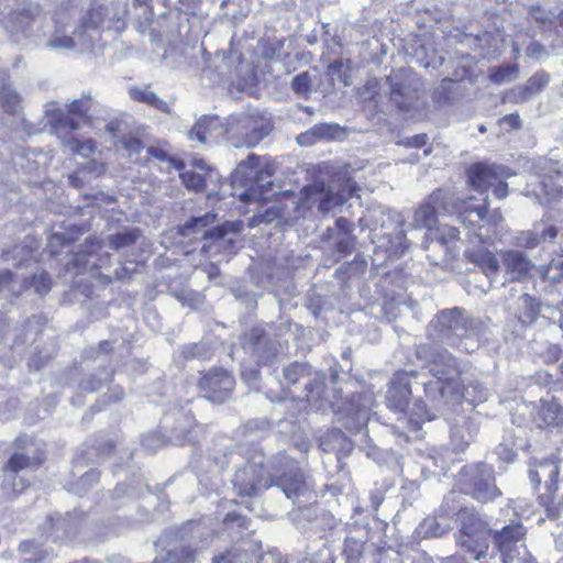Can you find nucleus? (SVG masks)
Masks as SVG:
<instances>
[{
	"mask_svg": "<svg viewBox=\"0 0 563 563\" xmlns=\"http://www.w3.org/2000/svg\"><path fill=\"white\" fill-rule=\"evenodd\" d=\"M423 363L421 372L397 373L387 390L388 406L404 411L412 394L411 379L421 386L426 397L437 407L460 404L463 398L462 368L460 362L448 351L433 345H421L417 351Z\"/></svg>",
	"mask_w": 563,
	"mask_h": 563,
	"instance_id": "nucleus-1",
	"label": "nucleus"
},
{
	"mask_svg": "<svg viewBox=\"0 0 563 563\" xmlns=\"http://www.w3.org/2000/svg\"><path fill=\"white\" fill-rule=\"evenodd\" d=\"M274 173L275 165L271 159L250 154L245 161L238 165L232 175L234 183L246 187L245 192L241 195V199L244 201L266 200L273 186L269 178Z\"/></svg>",
	"mask_w": 563,
	"mask_h": 563,
	"instance_id": "nucleus-2",
	"label": "nucleus"
},
{
	"mask_svg": "<svg viewBox=\"0 0 563 563\" xmlns=\"http://www.w3.org/2000/svg\"><path fill=\"white\" fill-rule=\"evenodd\" d=\"M355 190V186L350 181H332L329 185L314 183L300 191L297 209L308 211L317 207L319 212L325 214L352 198Z\"/></svg>",
	"mask_w": 563,
	"mask_h": 563,
	"instance_id": "nucleus-3",
	"label": "nucleus"
},
{
	"mask_svg": "<svg viewBox=\"0 0 563 563\" xmlns=\"http://www.w3.org/2000/svg\"><path fill=\"white\" fill-rule=\"evenodd\" d=\"M217 214L207 212L199 217H192L183 227H179L176 234L184 239L192 241H203L200 249L201 253L208 254L212 250L231 252L234 247V240L227 238L221 227H214Z\"/></svg>",
	"mask_w": 563,
	"mask_h": 563,
	"instance_id": "nucleus-4",
	"label": "nucleus"
},
{
	"mask_svg": "<svg viewBox=\"0 0 563 563\" xmlns=\"http://www.w3.org/2000/svg\"><path fill=\"white\" fill-rule=\"evenodd\" d=\"M271 131V120L257 111H252L231 115L224 132L233 147L250 148L256 146Z\"/></svg>",
	"mask_w": 563,
	"mask_h": 563,
	"instance_id": "nucleus-5",
	"label": "nucleus"
},
{
	"mask_svg": "<svg viewBox=\"0 0 563 563\" xmlns=\"http://www.w3.org/2000/svg\"><path fill=\"white\" fill-rule=\"evenodd\" d=\"M386 81L389 86V100L401 112H409L421 106L423 82L411 68L393 71Z\"/></svg>",
	"mask_w": 563,
	"mask_h": 563,
	"instance_id": "nucleus-6",
	"label": "nucleus"
},
{
	"mask_svg": "<svg viewBox=\"0 0 563 563\" xmlns=\"http://www.w3.org/2000/svg\"><path fill=\"white\" fill-rule=\"evenodd\" d=\"M461 527L457 544L474 560L484 558L488 551L492 530L477 514L462 509L459 512Z\"/></svg>",
	"mask_w": 563,
	"mask_h": 563,
	"instance_id": "nucleus-7",
	"label": "nucleus"
},
{
	"mask_svg": "<svg viewBox=\"0 0 563 563\" xmlns=\"http://www.w3.org/2000/svg\"><path fill=\"white\" fill-rule=\"evenodd\" d=\"M51 125L54 133L62 141L63 146L69 150L73 154H79L81 156H88L96 150V144L92 140L88 139L80 141L75 137H67L69 132L76 131L80 128V122L64 115L60 110L52 113Z\"/></svg>",
	"mask_w": 563,
	"mask_h": 563,
	"instance_id": "nucleus-8",
	"label": "nucleus"
},
{
	"mask_svg": "<svg viewBox=\"0 0 563 563\" xmlns=\"http://www.w3.org/2000/svg\"><path fill=\"white\" fill-rule=\"evenodd\" d=\"M430 325L439 331V338L450 345L457 344V339L468 334V320L460 308L441 311Z\"/></svg>",
	"mask_w": 563,
	"mask_h": 563,
	"instance_id": "nucleus-9",
	"label": "nucleus"
},
{
	"mask_svg": "<svg viewBox=\"0 0 563 563\" xmlns=\"http://www.w3.org/2000/svg\"><path fill=\"white\" fill-rule=\"evenodd\" d=\"M234 386V377L223 368H212L199 380L203 397L217 404L227 401L231 397Z\"/></svg>",
	"mask_w": 563,
	"mask_h": 563,
	"instance_id": "nucleus-10",
	"label": "nucleus"
},
{
	"mask_svg": "<svg viewBox=\"0 0 563 563\" xmlns=\"http://www.w3.org/2000/svg\"><path fill=\"white\" fill-rule=\"evenodd\" d=\"M455 208L456 206L453 205L451 194L443 189H437L429 196L428 200L415 211L412 224L416 229L431 228L435 223L437 214L440 211L449 213Z\"/></svg>",
	"mask_w": 563,
	"mask_h": 563,
	"instance_id": "nucleus-11",
	"label": "nucleus"
},
{
	"mask_svg": "<svg viewBox=\"0 0 563 563\" xmlns=\"http://www.w3.org/2000/svg\"><path fill=\"white\" fill-rule=\"evenodd\" d=\"M238 493H257L273 486V479L263 468V460L257 463H249L239 470L233 478Z\"/></svg>",
	"mask_w": 563,
	"mask_h": 563,
	"instance_id": "nucleus-12",
	"label": "nucleus"
},
{
	"mask_svg": "<svg viewBox=\"0 0 563 563\" xmlns=\"http://www.w3.org/2000/svg\"><path fill=\"white\" fill-rule=\"evenodd\" d=\"M510 175L506 167L487 163L474 164L467 170L468 183L478 192L486 191L499 179H507Z\"/></svg>",
	"mask_w": 563,
	"mask_h": 563,
	"instance_id": "nucleus-13",
	"label": "nucleus"
},
{
	"mask_svg": "<svg viewBox=\"0 0 563 563\" xmlns=\"http://www.w3.org/2000/svg\"><path fill=\"white\" fill-rule=\"evenodd\" d=\"M42 461L40 459H34L26 456L25 454H13L7 465L4 466V481L2 484V489L8 493H22L25 489H29V485L25 483L23 476L19 475V472L24 468L38 465Z\"/></svg>",
	"mask_w": 563,
	"mask_h": 563,
	"instance_id": "nucleus-14",
	"label": "nucleus"
},
{
	"mask_svg": "<svg viewBox=\"0 0 563 563\" xmlns=\"http://www.w3.org/2000/svg\"><path fill=\"white\" fill-rule=\"evenodd\" d=\"M558 236V229L544 220L536 222L532 229L523 230L515 235V245L523 249H536L544 242H553Z\"/></svg>",
	"mask_w": 563,
	"mask_h": 563,
	"instance_id": "nucleus-15",
	"label": "nucleus"
},
{
	"mask_svg": "<svg viewBox=\"0 0 563 563\" xmlns=\"http://www.w3.org/2000/svg\"><path fill=\"white\" fill-rule=\"evenodd\" d=\"M243 347L254 357L257 364H267L277 351L275 344L268 340L261 329H252L245 334Z\"/></svg>",
	"mask_w": 563,
	"mask_h": 563,
	"instance_id": "nucleus-16",
	"label": "nucleus"
},
{
	"mask_svg": "<svg viewBox=\"0 0 563 563\" xmlns=\"http://www.w3.org/2000/svg\"><path fill=\"white\" fill-rule=\"evenodd\" d=\"M500 255L506 272V280L523 279L533 267L529 257L520 251H501Z\"/></svg>",
	"mask_w": 563,
	"mask_h": 563,
	"instance_id": "nucleus-17",
	"label": "nucleus"
},
{
	"mask_svg": "<svg viewBox=\"0 0 563 563\" xmlns=\"http://www.w3.org/2000/svg\"><path fill=\"white\" fill-rule=\"evenodd\" d=\"M525 537L523 527L520 523L506 526L500 531L495 532L494 541L501 552L503 563H512V551H516L517 543Z\"/></svg>",
	"mask_w": 563,
	"mask_h": 563,
	"instance_id": "nucleus-18",
	"label": "nucleus"
},
{
	"mask_svg": "<svg viewBox=\"0 0 563 563\" xmlns=\"http://www.w3.org/2000/svg\"><path fill=\"white\" fill-rule=\"evenodd\" d=\"M224 131L218 117L203 115L190 130L189 139L196 140L200 144H207L225 133Z\"/></svg>",
	"mask_w": 563,
	"mask_h": 563,
	"instance_id": "nucleus-19",
	"label": "nucleus"
},
{
	"mask_svg": "<svg viewBox=\"0 0 563 563\" xmlns=\"http://www.w3.org/2000/svg\"><path fill=\"white\" fill-rule=\"evenodd\" d=\"M477 427L471 418L459 417L451 427V444L454 451H464L474 440Z\"/></svg>",
	"mask_w": 563,
	"mask_h": 563,
	"instance_id": "nucleus-20",
	"label": "nucleus"
},
{
	"mask_svg": "<svg viewBox=\"0 0 563 563\" xmlns=\"http://www.w3.org/2000/svg\"><path fill=\"white\" fill-rule=\"evenodd\" d=\"M559 474V466L551 461H543L536 468L529 470V478L532 483L533 489H539L541 482L544 481V487L547 490H558Z\"/></svg>",
	"mask_w": 563,
	"mask_h": 563,
	"instance_id": "nucleus-21",
	"label": "nucleus"
},
{
	"mask_svg": "<svg viewBox=\"0 0 563 563\" xmlns=\"http://www.w3.org/2000/svg\"><path fill=\"white\" fill-rule=\"evenodd\" d=\"M488 213V206L484 205L481 207H466L463 211L459 212V220L463 227L467 230V238L471 243H483L484 240L479 232L476 231L475 227L486 219Z\"/></svg>",
	"mask_w": 563,
	"mask_h": 563,
	"instance_id": "nucleus-22",
	"label": "nucleus"
},
{
	"mask_svg": "<svg viewBox=\"0 0 563 563\" xmlns=\"http://www.w3.org/2000/svg\"><path fill=\"white\" fill-rule=\"evenodd\" d=\"M374 404L373 396L369 394H357L352 397L351 408L349 409L351 415L353 416L354 423H346V428L355 431H360L363 427L366 426L371 410Z\"/></svg>",
	"mask_w": 563,
	"mask_h": 563,
	"instance_id": "nucleus-23",
	"label": "nucleus"
},
{
	"mask_svg": "<svg viewBox=\"0 0 563 563\" xmlns=\"http://www.w3.org/2000/svg\"><path fill=\"white\" fill-rule=\"evenodd\" d=\"M284 493H303L313 488L310 478H306L303 473L296 466L291 465L288 472L278 478L276 484Z\"/></svg>",
	"mask_w": 563,
	"mask_h": 563,
	"instance_id": "nucleus-24",
	"label": "nucleus"
},
{
	"mask_svg": "<svg viewBox=\"0 0 563 563\" xmlns=\"http://www.w3.org/2000/svg\"><path fill=\"white\" fill-rule=\"evenodd\" d=\"M465 256L476 264L490 280H495L499 273V262L495 255L484 249L467 250Z\"/></svg>",
	"mask_w": 563,
	"mask_h": 563,
	"instance_id": "nucleus-25",
	"label": "nucleus"
},
{
	"mask_svg": "<svg viewBox=\"0 0 563 563\" xmlns=\"http://www.w3.org/2000/svg\"><path fill=\"white\" fill-rule=\"evenodd\" d=\"M338 129L335 124H316L309 131L301 133L297 141L300 145H311L316 140L332 139Z\"/></svg>",
	"mask_w": 563,
	"mask_h": 563,
	"instance_id": "nucleus-26",
	"label": "nucleus"
},
{
	"mask_svg": "<svg viewBox=\"0 0 563 563\" xmlns=\"http://www.w3.org/2000/svg\"><path fill=\"white\" fill-rule=\"evenodd\" d=\"M517 314L522 323H531L539 314V302L528 294H522L517 300Z\"/></svg>",
	"mask_w": 563,
	"mask_h": 563,
	"instance_id": "nucleus-27",
	"label": "nucleus"
},
{
	"mask_svg": "<svg viewBox=\"0 0 563 563\" xmlns=\"http://www.w3.org/2000/svg\"><path fill=\"white\" fill-rule=\"evenodd\" d=\"M129 93L130 97L135 101L146 103L163 112L169 111L168 104L163 99H161L155 92L148 90V88L146 87H133L130 89Z\"/></svg>",
	"mask_w": 563,
	"mask_h": 563,
	"instance_id": "nucleus-28",
	"label": "nucleus"
},
{
	"mask_svg": "<svg viewBox=\"0 0 563 563\" xmlns=\"http://www.w3.org/2000/svg\"><path fill=\"white\" fill-rule=\"evenodd\" d=\"M0 106L9 114H16L21 109V98L4 80L0 84Z\"/></svg>",
	"mask_w": 563,
	"mask_h": 563,
	"instance_id": "nucleus-29",
	"label": "nucleus"
},
{
	"mask_svg": "<svg viewBox=\"0 0 563 563\" xmlns=\"http://www.w3.org/2000/svg\"><path fill=\"white\" fill-rule=\"evenodd\" d=\"M539 416L547 427H559L563 424V408L556 401L543 402Z\"/></svg>",
	"mask_w": 563,
	"mask_h": 563,
	"instance_id": "nucleus-30",
	"label": "nucleus"
},
{
	"mask_svg": "<svg viewBox=\"0 0 563 563\" xmlns=\"http://www.w3.org/2000/svg\"><path fill=\"white\" fill-rule=\"evenodd\" d=\"M101 250V242L98 240H91V244L87 251L88 258L86 261V264L90 266L91 271L104 268L110 263V254L107 252H100Z\"/></svg>",
	"mask_w": 563,
	"mask_h": 563,
	"instance_id": "nucleus-31",
	"label": "nucleus"
},
{
	"mask_svg": "<svg viewBox=\"0 0 563 563\" xmlns=\"http://www.w3.org/2000/svg\"><path fill=\"white\" fill-rule=\"evenodd\" d=\"M519 67L517 64H507L489 68L488 78L494 84L510 82L518 77Z\"/></svg>",
	"mask_w": 563,
	"mask_h": 563,
	"instance_id": "nucleus-32",
	"label": "nucleus"
},
{
	"mask_svg": "<svg viewBox=\"0 0 563 563\" xmlns=\"http://www.w3.org/2000/svg\"><path fill=\"white\" fill-rule=\"evenodd\" d=\"M530 15L536 22L547 25L549 29H553L556 32H560L558 30L559 26H563V11L555 15L540 7H532L530 9Z\"/></svg>",
	"mask_w": 563,
	"mask_h": 563,
	"instance_id": "nucleus-33",
	"label": "nucleus"
},
{
	"mask_svg": "<svg viewBox=\"0 0 563 563\" xmlns=\"http://www.w3.org/2000/svg\"><path fill=\"white\" fill-rule=\"evenodd\" d=\"M18 550L22 554H31L30 558H24L20 563H43L47 558V552L41 549L34 540L21 541Z\"/></svg>",
	"mask_w": 563,
	"mask_h": 563,
	"instance_id": "nucleus-34",
	"label": "nucleus"
},
{
	"mask_svg": "<svg viewBox=\"0 0 563 563\" xmlns=\"http://www.w3.org/2000/svg\"><path fill=\"white\" fill-rule=\"evenodd\" d=\"M140 236L137 229L125 230L109 236V246L112 250L120 251L133 245Z\"/></svg>",
	"mask_w": 563,
	"mask_h": 563,
	"instance_id": "nucleus-35",
	"label": "nucleus"
},
{
	"mask_svg": "<svg viewBox=\"0 0 563 563\" xmlns=\"http://www.w3.org/2000/svg\"><path fill=\"white\" fill-rule=\"evenodd\" d=\"M196 550L190 547H181L167 551L165 556L155 563H195Z\"/></svg>",
	"mask_w": 563,
	"mask_h": 563,
	"instance_id": "nucleus-36",
	"label": "nucleus"
},
{
	"mask_svg": "<svg viewBox=\"0 0 563 563\" xmlns=\"http://www.w3.org/2000/svg\"><path fill=\"white\" fill-rule=\"evenodd\" d=\"M404 218L400 213H398L397 211H394V210H388L387 212H384L382 214V224L380 227L383 229H393V230H398V234H399V240H400V243H399V246H401L402 249H406L407 245L404 244V242H406V238L404 235V232L401 230V227L404 224Z\"/></svg>",
	"mask_w": 563,
	"mask_h": 563,
	"instance_id": "nucleus-37",
	"label": "nucleus"
},
{
	"mask_svg": "<svg viewBox=\"0 0 563 563\" xmlns=\"http://www.w3.org/2000/svg\"><path fill=\"white\" fill-rule=\"evenodd\" d=\"M107 9L103 5L92 7L82 18L81 26L84 31L99 29L104 20Z\"/></svg>",
	"mask_w": 563,
	"mask_h": 563,
	"instance_id": "nucleus-38",
	"label": "nucleus"
},
{
	"mask_svg": "<svg viewBox=\"0 0 563 563\" xmlns=\"http://www.w3.org/2000/svg\"><path fill=\"white\" fill-rule=\"evenodd\" d=\"M285 380L295 385L302 377L310 375V367L305 363L294 362L283 369Z\"/></svg>",
	"mask_w": 563,
	"mask_h": 563,
	"instance_id": "nucleus-39",
	"label": "nucleus"
},
{
	"mask_svg": "<svg viewBox=\"0 0 563 563\" xmlns=\"http://www.w3.org/2000/svg\"><path fill=\"white\" fill-rule=\"evenodd\" d=\"M538 272L542 279L560 283L563 280V261H552L549 265L539 267Z\"/></svg>",
	"mask_w": 563,
	"mask_h": 563,
	"instance_id": "nucleus-40",
	"label": "nucleus"
},
{
	"mask_svg": "<svg viewBox=\"0 0 563 563\" xmlns=\"http://www.w3.org/2000/svg\"><path fill=\"white\" fill-rule=\"evenodd\" d=\"M139 264L134 262H128L124 265H121L119 268H117L113 274H102L97 273L98 277L102 280L109 283L113 279L121 280L131 277L133 273L137 271Z\"/></svg>",
	"mask_w": 563,
	"mask_h": 563,
	"instance_id": "nucleus-41",
	"label": "nucleus"
},
{
	"mask_svg": "<svg viewBox=\"0 0 563 563\" xmlns=\"http://www.w3.org/2000/svg\"><path fill=\"white\" fill-rule=\"evenodd\" d=\"M89 108H90V99L89 98L84 97L81 99H75L68 106L69 113L65 114V115L80 122V120H84L86 118V114L89 111Z\"/></svg>",
	"mask_w": 563,
	"mask_h": 563,
	"instance_id": "nucleus-42",
	"label": "nucleus"
},
{
	"mask_svg": "<svg viewBox=\"0 0 563 563\" xmlns=\"http://www.w3.org/2000/svg\"><path fill=\"white\" fill-rule=\"evenodd\" d=\"M179 177L188 189L201 190L205 188V178L197 172L185 170L179 174Z\"/></svg>",
	"mask_w": 563,
	"mask_h": 563,
	"instance_id": "nucleus-43",
	"label": "nucleus"
},
{
	"mask_svg": "<svg viewBox=\"0 0 563 563\" xmlns=\"http://www.w3.org/2000/svg\"><path fill=\"white\" fill-rule=\"evenodd\" d=\"M52 49H70L75 46V40L56 31L47 42Z\"/></svg>",
	"mask_w": 563,
	"mask_h": 563,
	"instance_id": "nucleus-44",
	"label": "nucleus"
},
{
	"mask_svg": "<svg viewBox=\"0 0 563 563\" xmlns=\"http://www.w3.org/2000/svg\"><path fill=\"white\" fill-rule=\"evenodd\" d=\"M291 86L297 95L306 96L310 91L311 86L309 74L303 71L295 76Z\"/></svg>",
	"mask_w": 563,
	"mask_h": 563,
	"instance_id": "nucleus-45",
	"label": "nucleus"
},
{
	"mask_svg": "<svg viewBox=\"0 0 563 563\" xmlns=\"http://www.w3.org/2000/svg\"><path fill=\"white\" fill-rule=\"evenodd\" d=\"M549 82V75L545 73H537L532 75L526 82L527 89L532 95L540 92Z\"/></svg>",
	"mask_w": 563,
	"mask_h": 563,
	"instance_id": "nucleus-46",
	"label": "nucleus"
},
{
	"mask_svg": "<svg viewBox=\"0 0 563 563\" xmlns=\"http://www.w3.org/2000/svg\"><path fill=\"white\" fill-rule=\"evenodd\" d=\"M32 286L37 294H47L52 286L49 275L45 272L34 275L32 278Z\"/></svg>",
	"mask_w": 563,
	"mask_h": 563,
	"instance_id": "nucleus-47",
	"label": "nucleus"
},
{
	"mask_svg": "<svg viewBox=\"0 0 563 563\" xmlns=\"http://www.w3.org/2000/svg\"><path fill=\"white\" fill-rule=\"evenodd\" d=\"M279 217V211L276 208H269L264 213H258L250 219V225L254 227L260 223H272Z\"/></svg>",
	"mask_w": 563,
	"mask_h": 563,
	"instance_id": "nucleus-48",
	"label": "nucleus"
},
{
	"mask_svg": "<svg viewBox=\"0 0 563 563\" xmlns=\"http://www.w3.org/2000/svg\"><path fill=\"white\" fill-rule=\"evenodd\" d=\"M483 478L475 483L477 493H494L496 490L495 482L488 471H482Z\"/></svg>",
	"mask_w": 563,
	"mask_h": 563,
	"instance_id": "nucleus-49",
	"label": "nucleus"
},
{
	"mask_svg": "<svg viewBox=\"0 0 563 563\" xmlns=\"http://www.w3.org/2000/svg\"><path fill=\"white\" fill-rule=\"evenodd\" d=\"M100 473L96 470L86 472L78 482L79 488L89 489L92 488L93 484L98 483Z\"/></svg>",
	"mask_w": 563,
	"mask_h": 563,
	"instance_id": "nucleus-50",
	"label": "nucleus"
},
{
	"mask_svg": "<svg viewBox=\"0 0 563 563\" xmlns=\"http://www.w3.org/2000/svg\"><path fill=\"white\" fill-rule=\"evenodd\" d=\"M335 230H338L339 233H342L343 235H350V233L353 230V224L345 218H339L335 221ZM333 233H334V229L328 228L327 236L331 238L333 235Z\"/></svg>",
	"mask_w": 563,
	"mask_h": 563,
	"instance_id": "nucleus-51",
	"label": "nucleus"
},
{
	"mask_svg": "<svg viewBox=\"0 0 563 563\" xmlns=\"http://www.w3.org/2000/svg\"><path fill=\"white\" fill-rule=\"evenodd\" d=\"M495 454H497L499 459L504 460L507 463L514 462L517 457L516 451L512 448H510L504 443H500L496 448Z\"/></svg>",
	"mask_w": 563,
	"mask_h": 563,
	"instance_id": "nucleus-52",
	"label": "nucleus"
},
{
	"mask_svg": "<svg viewBox=\"0 0 563 563\" xmlns=\"http://www.w3.org/2000/svg\"><path fill=\"white\" fill-rule=\"evenodd\" d=\"M78 170L82 175L88 173V174H91V175L98 177V176H100L101 174L104 173L106 168H104L103 164H100V163L95 162V161H90L87 164H85L82 167H80Z\"/></svg>",
	"mask_w": 563,
	"mask_h": 563,
	"instance_id": "nucleus-53",
	"label": "nucleus"
},
{
	"mask_svg": "<svg viewBox=\"0 0 563 563\" xmlns=\"http://www.w3.org/2000/svg\"><path fill=\"white\" fill-rule=\"evenodd\" d=\"M355 245V238L351 235H343L336 243L338 252L342 254H350Z\"/></svg>",
	"mask_w": 563,
	"mask_h": 563,
	"instance_id": "nucleus-54",
	"label": "nucleus"
},
{
	"mask_svg": "<svg viewBox=\"0 0 563 563\" xmlns=\"http://www.w3.org/2000/svg\"><path fill=\"white\" fill-rule=\"evenodd\" d=\"M123 147L129 152L130 155L139 154L142 148V143L139 139L133 136H125L122 139Z\"/></svg>",
	"mask_w": 563,
	"mask_h": 563,
	"instance_id": "nucleus-55",
	"label": "nucleus"
},
{
	"mask_svg": "<svg viewBox=\"0 0 563 563\" xmlns=\"http://www.w3.org/2000/svg\"><path fill=\"white\" fill-rule=\"evenodd\" d=\"M234 522H236L240 528H247L249 526V520L246 517L241 516L235 511L228 512L223 518V523L230 525Z\"/></svg>",
	"mask_w": 563,
	"mask_h": 563,
	"instance_id": "nucleus-56",
	"label": "nucleus"
},
{
	"mask_svg": "<svg viewBox=\"0 0 563 563\" xmlns=\"http://www.w3.org/2000/svg\"><path fill=\"white\" fill-rule=\"evenodd\" d=\"M500 124L503 128L507 126L510 130H517L521 128V119L518 113L507 114L500 120Z\"/></svg>",
	"mask_w": 563,
	"mask_h": 563,
	"instance_id": "nucleus-57",
	"label": "nucleus"
},
{
	"mask_svg": "<svg viewBox=\"0 0 563 563\" xmlns=\"http://www.w3.org/2000/svg\"><path fill=\"white\" fill-rule=\"evenodd\" d=\"M511 95L516 102H525L533 96L530 90L527 89V85L517 86L512 89Z\"/></svg>",
	"mask_w": 563,
	"mask_h": 563,
	"instance_id": "nucleus-58",
	"label": "nucleus"
},
{
	"mask_svg": "<svg viewBox=\"0 0 563 563\" xmlns=\"http://www.w3.org/2000/svg\"><path fill=\"white\" fill-rule=\"evenodd\" d=\"M378 90V81L377 79H371L366 82L364 88L361 91L362 97L364 99H373Z\"/></svg>",
	"mask_w": 563,
	"mask_h": 563,
	"instance_id": "nucleus-59",
	"label": "nucleus"
},
{
	"mask_svg": "<svg viewBox=\"0 0 563 563\" xmlns=\"http://www.w3.org/2000/svg\"><path fill=\"white\" fill-rule=\"evenodd\" d=\"M459 230L454 227H443L441 230V240L445 243L455 241L459 239Z\"/></svg>",
	"mask_w": 563,
	"mask_h": 563,
	"instance_id": "nucleus-60",
	"label": "nucleus"
},
{
	"mask_svg": "<svg viewBox=\"0 0 563 563\" xmlns=\"http://www.w3.org/2000/svg\"><path fill=\"white\" fill-rule=\"evenodd\" d=\"M100 387H101V382H100V379L96 378L95 376H89L81 382V388L85 391L92 393V391L98 390Z\"/></svg>",
	"mask_w": 563,
	"mask_h": 563,
	"instance_id": "nucleus-61",
	"label": "nucleus"
},
{
	"mask_svg": "<svg viewBox=\"0 0 563 563\" xmlns=\"http://www.w3.org/2000/svg\"><path fill=\"white\" fill-rule=\"evenodd\" d=\"M177 298L184 306L188 305L189 307H194L199 302V295L194 292L183 291L181 294L177 295Z\"/></svg>",
	"mask_w": 563,
	"mask_h": 563,
	"instance_id": "nucleus-62",
	"label": "nucleus"
},
{
	"mask_svg": "<svg viewBox=\"0 0 563 563\" xmlns=\"http://www.w3.org/2000/svg\"><path fill=\"white\" fill-rule=\"evenodd\" d=\"M426 134H417L412 137H408L404 141V144L409 147H422L427 143Z\"/></svg>",
	"mask_w": 563,
	"mask_h": 563,
	"instance_id": "nucleus-63",
	"label": "nucleus"
},
{
	"mask_svg": "<svg viewBox=\"0 0 563 563\" xmlns=\"http://www.w3.org/2000/svg\"><path fill=\"white\" fill-rule=\"evenodd\" d=\"M494 195L498 199H505L508 195V185L505 179H499L495 186H493Z\"/></svg>",
	"mask_w": 563,
	"mask_h": 563,
	"instance_id": "nucleus-64",
	"label": "nucleus"
}]
</instances>
